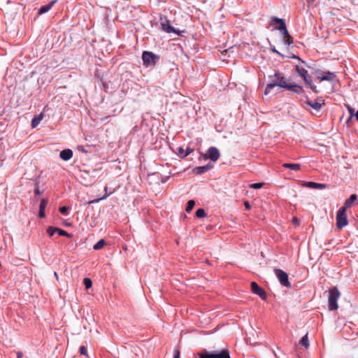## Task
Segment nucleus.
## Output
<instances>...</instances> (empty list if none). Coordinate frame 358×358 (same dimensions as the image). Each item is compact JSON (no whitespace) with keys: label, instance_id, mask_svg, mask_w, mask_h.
I'll return each instance as SVG.
<instances>
[{"label":"nucleus","instance_id":"obj_37","mask_svg":"<svg viewBox=\"0 0 358 358\" xmlns=\"http://www.w3.org/2000/svg\"><path fill=\"white\" fill-rule=\"evenodd\" d=\"M108 196H109V194H106V195H104L103 196H102V197H101V198H99V199H94V200L90 201L89 202V203H98V202H99V201H101V200L106 199Z\"/></svg>","mask_w":358,"mask_h":358},{"label":"nucleus","instance_id":"obj_36","mask_svg":"<svg viewBox=\"0 0 358 358\" xmlns=\"http://www.w3.org/2000/svg\"><path fill=\"white\" fill-rule=\"evenodd\" d=\"M313 73L317 76V78L319 79V76H323L324 71H322L320 69H314Z\"/></svg>","mask_w":358,"mask_h":358},{"label":"nucleus","instance_id":"obj_49","mask_svg":"<svg viewBox=\"0 0 358 358\" xmlns=\"http://www.w3.org/2000/svg\"><path fill=\"white\" fill-rule=\"evenodd\" d=\"M289 58H292V59H297V60H299L300 62L302 59L301 58H300V57H299L298 55H292L291 57H289Z\"/></svg>","mask_w":358,"mask_h":358},{"label":"nucleus","instance_id":"obj_29","mask_svg":"<svg viewBox=\"0 0 358 358\" xmlns=\"http://www.w3.org/2000/svg\"><path fill=\"white\" fill-rule=\"evenodd\" d=\"M83 284L87 289H90L92 286V281L90 278H85L83 279Z\"/></svg>","mask_w":358,"mask_h":358},{"label":"nucleus","instance_id":"obj_43","mask_svg":"<svg viewBox=\"0 0 358 358\" xmlns=\"http://www.w3.org/2000/svg\"><path fill=\"white\" fill-rule=\"evenodd\" d=\"M292 222L294 224H295L296 226H299L300 224V220L296 217H293Z\"/></svg>","mask_w":358,"mask_h":358},{"label":"nucleus","instance_id":"obj_32","mask_svg":"<svg viewBox=\"0 0 358 358\" xmlns=\"http://www.w3.org/2000/svg\"><path fill=\"white\" fill-rule=\"evenodd\" d=\"M309 82H310V84H308V85H309V87L310 88V90L313 92H314L315 93L318 94L320 92V91L317 89L316 85L312 83V78L311 77L310 78Z\"/></svg>","mask_w":358,"mask_h":358},{"label":"nucleus","instance_id":"obj_30","mask_svg":"<svg viewBox=\"0 0 358 358\" xmlns=\"http://www.w3.org/2000/svg\"><path fill=\"white\" fill-rule=\"evenodd\" d=\"M347 110L350 114V117L348 120V122L352 117H355L356 112L355 110V108L351 107L350 105H347Z\"/></svg>","mask_w":358,"mask_h":358},{"label":"nucleus","instance_id":"obj_7","mask_svg":"<svg viewBox=\"0 0 358 358\" xmlns=\"http://www.w3.org/2000/svg\"><path fill=\"white\" fill-rule=\"evenodd\" d=\"M220 157V152L219 150L216 147H210L205 155L203 156V158L205 159H210V161L215 162H216Z\"/></svg>","mask_w":358,"mask_h":358},{"label":"nucleus","instance_id":"obj_33","mask_svg":"<svg viewBox=\"0 0 358 358\" xmlns=\"http://www.w3.org/2000/svg\"><path fill=\"white\" fill-rule=\"evenodd\" d=\"M264 182H255L250 185V187L255 189H258L262 188L264 186Z\"/></svg>","mask_w":358,"mask_h":358},{"label":"nucleus","instance_id":"obj_40","mask_svg":"<svg viewBox=\"0 0 358 358\" xmlns=\"http://www.w3.org/2000/svg\"><path fill=\"white\" fill-rule=\"evenodd\" d=\"M270 50H271L273 52H274V53H275V54H277V55H280V56H281V57H284V55H283L282 53H280V52H279V51L275 48V46H271Z\"/></svg>","mask_w":358,"mask_h":358},{"label":"nucleus","instance_id":"obj_22","mask_svg":"<svg viewBox=\"0 0 358 358\" xmlns=\"http://www.w3.org/2000/svg\"><path fill=\"white\" fill-rule=\"evenodd\" d=\"M43 118V114L41 113L39 115L35 116L31 120V127L36 128Z\"/></svg>","mask_w":358,"mask_h":358},{"label":"nucleus","instance_id":"obj_44","mask_svg":"<svg viewBox=\"0 0 358 358\" xmlns=\"http://www.w3.org/2000/svg\"><path fill=\"white\" fill-rule=\"evenodd\" d=\"M180 351L178 349H176L173 352V358H180Z\"/></svg>","mask_w":358,"mask_h":358},{"label":"nucleus","instance_id":"obj_11","mask_svg":"<svg viewBox=\"0 0 358 358\" xmlns=\"http://www.w3.org/2000/svg\"><path fill=\"white\" fill-rule=\"evenodd\" d=\"M295 70L298 76L301 77L306 84H310L309 80L311 76L308 75V71L304 67L296 65Z\"/></svg>","mask_w":358,"mask_h":358},{"label":"nucleus","instance_id":"obj_54","mask_svg":"<svg viewBox=\"0 0 358 358\" xmlns=\"http://www.w3.org/2000/svg\"><path fill=\"white\" fill-rule=\"evenodd\" d=\"M54 275H55V278H56L57 279H58V275H57V272H55V273H54Z\"/></svg>","mask_w":358,"mask_h":358},{"label":"nucleus","instance_id":"obj_20","mask_svg":"<svg viewBox=\"0 0 358 358\" xmlns=\"http://www.w3.org/2000/svg\"><path fill=\"white\" fill-rule=\"evenodd\" d=\"M47 204H48V200L47 199H43L40 202L38 216L41 218H44L45 217V208L47 206Z\"/></svg>","mask_w":358,"mask_h":358},{"label":"nucleus","instance_id":"obj_16","mask_svg":"<svg viewBox=\"0 0 358 358\" xmlns=\"http://www.w3.org/2000/svg\"><path fill=\"white\" fill-rule=\"evenodd\" d=\"M57 1V0H52L50 1L48 4L41 6L38 10V15L48 13L52 8V6Z\"/></svg>","mask_w":358,"mask_h":358},{"label":"nucleus","instance_id":"obj_34","mask_svg":"<svg viewBox=\"0 0 358 358\" xmlns=\"http://www.w3.org/2000/svg\"><path fill=\"white\" fill-rule=\"evenodd\" d=\"M69 210V208L67 206H65L60 207L59 209V212L64 215H68Z\"/></svg>","mask_w":358,"mask_h":358},{"label":"nucleus","instance_id":"obj_42","mask_svg":"<svg viewBox=\"0 0 358 358\" xmlns=\"http://www.w3.org/2000/svg\"><path fill=\"white\" fill-rule=\"evenodd\" d=\"M101 85H102V88L106 91L107 92V89L108 87V85L107 84V83L106 81H103V80H101Z\"/></svg>","mask_w":358,"mask_h":358},{"label":"nucleus","instance_id":"obj_24","mask_svg":"<svg viewBox=\"0 0 358 358\" xmlns=\"http://www.w3.org/2000/svg\"><path fill=\"white\" fill-rule=\"evenodd\" d=\"M299 343L301 346L304 347L305 348H308L309 347L308 334L301 337V338L299 341Z\"/></svg>","mask_w":358,"mask_h":358},{"label":"nucleus","instance_id":"obj_27","mask_svg":"<svg viewBox=\"0 0 358 358\" xmlns=\"http://www.w3.org/2000/svg\"><path fill=\"white\" fill-rule=\"evenodd\" d=\"M196 216L198 218H203L206 216V211L203 208H198L196 211Z\"/></svg>","mask_w":358,"mask_h":358},{"label":"nucleus","instance_id":"obj_23","mask_svg":"<svg viewBox=\"0 0 358 358\" xmlns=\"http://www.w3.org/2000/svg\"><path fill=\"white\" fill-rule=\"evenodd\" d=\"M279 28L280 29L279 32L281 34L284 38L289 37V36H291L287 29V25L281 24V26H280Z\"/></svg>","mask_w":358,"mask_h":358},{"label":"nucleus","instance_id":"obj_26","mask_svg":"<svg viewBox=\"0 0 358 358\" xmlns=\"http://www.w3.org/2000/svg\"><path fill=\"white\" fill-rule=\"evenodd\" d=\"M194 206H195L194 200H193V199L189 200L187 201L186 207H185L186 212L187 213L191 212L192 210V209L194 208Z\"/></svg>","mask_w":358,"mask_h":358},{"label":"nucleus","instance_id":"obj_38","mask_svg":"<svg viewBox=\"0 0 358 358\" xmlns=\"http://www.w3.org/2000/svg\"><path fill=\"white\" fill-rule=\"evenodd\" d=\"M178 155L180 157V158H184L183 157V155L185 154V150L184 149L182 148V147H178V152H177Z\"/></svg>","mask_w":358,"mask_h":358},{"label":"nucleus","instance_id":"obj_13","mask_svg":"<svg viewBox=\"0 0 358 358\" xmlns=\"http://www.w3.org/2000/svg\"><path fill=\"white\" fill-rule=\"evenodd\" d=\"M305 103L313 108L316 111H319L321 109L322 104H324V100L322 97H318L314 101L308 100L305 101Z\"/></svg>","mask_w":358,"mask_h":358},{"label":"nucleus","instance_id":"obj_52","mask_svg":"<svg viewBox=\"0 0 358 358\" xmlns=\"http://www.w3.org/2000/svg\"><path fill=\"white\" fill-rule=\"evenodd\" d=\"M78 149L82 152H87V151L82 146H78Z\"/></svg>","mask_w":358,"mask_h":358},{"label":"nucleus","instance_id":"obj_21","mask_svg":"<svg viewBox=\"0 0 358 358\" xmlns=\"http://www.w3.org/2000/svg\"><path fill=\"white\" fill-rule=\"evenodd\" d=\"M282 166L295 171H299L301 169V164L298 163H285Z\"/></svg>","mask_w":358,"mask_h":358},{"label":"nucleus","instance_id":"obj_5","mask_svg":"<svg viewBox=\"0 0 358 358\" xmlns=\"http://www.w3.org/2000/svg\"><path fill=\"white\" fill-rule=\"evenodd\" d=\"M346 211L344 208H340L336 213V227L340 230L348 224Z\"/></svg>","mask_w":358,"mask_h":358},{"label":"nucleus","instance_id":"obj_3","mask_svg":"<svg viewBox=\"0 0 358 358\" xmlns=\"http://www.w3.org/2000/svg\"><path fill=\"white\" fill-rule=\"evenodd\" d=\"M159 56L151 51L145 50L142 53L143 64L146 67L155 66L159 60Z\"/></svg>","mask_w":358,"mask_h":358},{"label":"nucleus","instance_id":"obj_1","mask_svg":"<svg viewBox=\"0 0 358 358\" xmlns=\"http://www.w3.org/2000/svg\"><path fill=\"white\" fill-rule=\"evenodd\" d=\"M268 79L269 82L264 90L265 95H268L269 91L275 87L285 89L288 83L286 78L278 70L275 71L273 75H269Z\"/></svg>","mask_w":358,"mask_h":358},{"label":"nucleus","instance_id":"obj_50","mask_svg":"<svg viewBox=\"0 0 358 358\" xmlns=\"http://www.w3.org/2000/svg\"><path fill=\"white\" fill-rule=\"evenodd\" d=\"M244 206L247 210H250L251 208V206L248 201H245Z\"/></svg>","mask_w":358,"mask_h":358},{"label":"nucleus","instance_id":"obj_19","mask_svg":"<svg viewBox=\"0 0 358 358\" xmlns=\"http://www.w3.org/2000/svg\"><path fill=\"white\" fill-rule=\"evenodd\" d=\"M357 199V195L356 194H351L350 197L345 201L344 204L341 208H344L345 210H347V209L350 208Z\"/></svg>","mask_w":358,"mask_h":358},{"label":"nucleus","instance_id":"obj_2","mask_svg":"<svg viewBox=\"0 0 358 358\" xmlns=\"http://www.w3.org/2000/svg\"><path fill=\"white\" fill-rule=\"evenodd\" d=\"M341 293L336 287H333L329 290L328 308L330 311L336 310L338 308V299Z\"/></svg>","mask_w":358,"mask_h":358},{"label":"nucleus","instance_id":"obj_39","mask_svg":"<svg viewBox=\"0 0 358 358\" xmlns=\"http://www.w3.org/2000/svg\"><path fill=\"white\" fill-rule=\"evenodd\" d=\"M79 352L80 353V355H87V348H85V346L84 345H81L79 348Z\"/></svg>","mask_w":358,"mask_h":358},{"label":"nucleus","instance_id":"obj_6","mask_svg":"<svg viewBox=\"0 0 358 358\" xmlns=\"http://www.w3.org/2000/svg\"><path fill=\"white\" fill-rule=\"evenodd\" d=\"M275 276L282 287L289 288L291 284L289 281L288 274L280 268H274L273 270Z\"/></svg>","mask_w":358,"mask_h":358},{"label":"nucleus","instance_id":"obj_55","mask_svg":"<svg viewBox=\"0 0 358 358\" xmlns=\"http://www.w3.org/2000/svg\"><path fill=\"white\" fill-rule=\"evenodd\" d=\"M299 358H301V357H299Z\"/></svg>","mask_w":358,"mask_h":358},{"label":"nucleus","instance_id":"obj_35","mask_svg":"<svg viewBox=\"0 0 358 358\" xmlns=\"http://www.w3.org/2000/svg\"><path fill=\"white\" fill-rule=\"evenodd\" d=\"M293 37L289 36V37L284 38L283 43L287 45H290L293 43Z\"/></svg>","mask_w":358,"mask_h":358},{"label":"nucleus","instance_id":"obj_53","mask_svg":"<svg viewBox=\"0 0 358 358\" xmlns=\"http://www.w3.org/2000/svg\"><path fill=\"white\" fill-rule=\"evenodd\" d=\"M355 117H356V120L358 122V110L356 111V114H355Z\"/></svg>","mask_w":358,"mask_h":358},{"label":"nucleus","instance_id":"obj_8","mask_svg":"<svg viewBox=\"0 0 358 358\" xmlns=\"http://www.w3.org/2000/svg\"><path fill=\"white\" fill-rule=\"evenodd\" d=\"M252 292L259 296L262 300L266 301L267 295L265 290L261 287L256 282H252L250 284Z\"/></svg>","mask_w":358,"mask_h":358},{"label":"nucleus","instance_id":"obj_25","mask_svg":"<svg viewBox=\"0 0 358 358\" xmlns=\"http://www.w3.org/2000/svg\"><path fill=\"white\" fill-rule=\"evenodd\" d=\"M106 244V241L104 239H100L98 242H96L94 246L93 249L94 250H101Z\"/></svg>","mask_w":358,"mask_h":358},{"label":"nucleus","instance_id":"obj_48","mask_svg":"<svg viewBox=\"0 0 358 358\" xmlns=\"http://www.w3.org/2000/svg\"><path fill=\"white\" fill-rule=\"evenodd\" d=\"M169 178V176H163L161 179V182L166 183L168 181Z\"/></svg>","mask_w":358,"mask_h":358},{"label":"nucleus","instance_id":"obj_12","mask_svg":"<svg viewBox=\"0 0 358 358\" xmlns=\"http://www.w3.org/2000/svg\"><path fill=\"white\" fill-rule=\"evenodd\" d=\"M302 186L310 189H324L327 185L324 183H319L313 181H303Z\"/></svg>","mask_w":358,"mask_h":358},{"label":"nucleus","instance_id":"obj_41","mask_svg":"<svg viewBox=\"0 0 358 358\" xmlns=\"http://www.w3.org/2000/svg\"><path fill=\"white\" fill-rule=\"evenodd\" d=\"M192 151H193L192 149H191L189 147H187V149L185 151V154L183 155V157H186L187 156H188Z\"/></svg>","mask_w":358,"mask_h":358},{"label":"nucleus","instance_id":"obj_45","mask_svg":"<svg viewBox=\"0 0 358 358\" xmlns=\"http://www.w3.org/2000/svg\"><path fill=\"white\" fill-rule=\"evenodd\" d=\"M34 194L36 195H40V194H41L43 192V190H40L38 187H36L34 189Z\"/></svg>","mask_w":358,"mask_h":358},{"label":"nucleus","instance_id":"obj_46","mask_svg":"<svg viewBox=\"0 0 358 358\" xmlns=\"http://www.w3.org/2000/svg\"><path fill=\"white\" fill-rule=\"evenodd\" d=\"M301 63L303 65V67L306 69V68H308V69H310V64H308L306 61L301 59Z\"/></svg>","mask_w":358,"mask_h":358},{"label":"nucleus","instance_id":"obj_4","mask_svg":"<svg viewBox=\"0 0 358 358\" xmlns=\"http://www.w3.org/2000/svg\"><path fill=\"white\" fill-rule=\"evenodd\" d=\"M199 358H231L229 350H221L220 351L208 352L199 354Z\"/></svg>","mask_w":358,"mask_h":358},{"label":"nucleus","instance_id":"obj_10","mask_svg":"<svg viewBox=\"0 0 358 358\" xmlns=\"http://www.w3.org/2000/svg\"><path fill=\"white\" fill-rule=\"evenodd\" d=\"M161 20V27L162 29L166 32V33H172V31H176V28H174L167 20L166 17L165 16H160Z\"/></svg>","mask_w":358,"mask_h":358},{"label":"nucleus","instance_id":"obj_47","mask_svg":"<svg viewBox=\"0 0 358 358\" xmlns=\"http://www.w3.org/2000/svg\"><path fill=\"white\" fill-rule=\"evenodd\" d=\"M183 32H184L183 31H181L180 29H176L175 31H172V33H174L178 36H182Z\"/></svg>","mask_w":358,"mask_h":358},{"label":"nucleus","instance_id":"obj_14","mask_svg":"<svg viewBox=\"0 0 358 358\" xmlns=\"http://www.w3.org/2000/svg\"><path fill=\"white\" fill-rule=\"evenodd\" d=\"M213 168V165L210 163H208L204 166H196L192 169V172L196 175H201L208 171L212 169Z\"/></svg>","mask_w":358,"mask_h":358},{"label":"nucleus","instance_id":"obj_31","mask_svg":"<svg viewBox=\"0 0 358 358\" xmlns=\"http://www.w3.org/2000/svg\"><path fill=\"white\" fill-rule=\"evenodd\" d=\"M57 231V227H49L47 229V233L50 236H52Z\"/></svg>","mask_w":358,"mask_h":358},{"label":"nucleus","instance_id":"obj_17","mask_svg":"<svg viewBox=\"0 0 358 358\" xmlns=\"http://www.w3.org/2000/svg\"><path fill=\"white\" fill-rule=\"evenodd\" d=\"M336 76V75L335 72L327 71H324L323 76H319V80L320 81H333Z\"/></svg>","mask_w":358,"mask_h":358},{"label":"nucleus","instance_id":"obj_9","mask_svg":"<svg viewBox=\"0 0 358 358\" xmlns=\"http://www.w3.org/2000/svg\"><path fill=\"white\" fill-rule=\"evenodd\" d=\"M281 24L286 25L285 20L275 16H272L269 22V25L273 27V29H275L280 31V26Z\"/></svg>","mask_w":358,"mask_h":358},{"label":"nucleus","instance_id":"obj_18","mask_svg":"<svg viewBox=\"0 0 358 358\" xmlns=\"http://www.w3.org/2000/svg\"><path fill=\"white\" fill-rule=\"evenodd\" d=\"M59 157L64 161H69L73 157V151L69 148L64 149L60 152Z\"/></svg>","mask_w":358,"mask_h":358},{"label":"nucleus","instance_id":"obj_28","mask_svg":"<svg viewBox=\"0 0 358 358\" xmlns=\"http://www.w3.org/2000/svg\"><path fill=\"white\" fill-rule=\"evenodd\" d=\"M57 233L59 236H66V237H68V238H71L72 237V234L68 233L66 231H65V230H64L62 229H60V228H57Z\"/></svg>","mask_w":358,"mask_h":358},{"label":"nucleus","instance_id":"obj_51","mask_svg":"<svg viewBox=\"0 0 358 358\" xmlns=\"http://www.w3.org/2000/svg\"><path fill=\"white\" fill-rule=\"evenodd\" d=\"M17 358H22L23 357V353L22 352H17L16 353Z\"/></svg>","mask_w":358,"mask_h":358},{"label":"nucleus","instance_id":"obj_15","mask_svg":"<svg viewBox=\"0 0 358 358\" xmlns=\"http://www.w3.org/2000/svg\"><path fill=\"white\" fill-rule=\"evenodd\" d=\"M285 89L289 90L292 92H294L296 94H301L302 93V92L303 91V87L301 85H299L295 83H288Z\"/></svg>","mask_w":358,"mask_h":358}]
</instances>
